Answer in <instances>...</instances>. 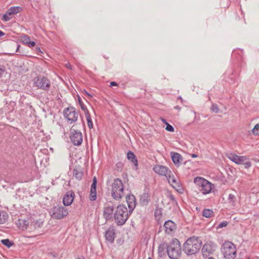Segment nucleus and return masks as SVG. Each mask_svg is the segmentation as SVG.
Instances as JSON below:
<instances>
[{
  "instance_id": "a211bd4d",
  "label": "nucleus",
  "mask_w": 259,
  "mask_h": 259,
  "mask_svg": "<svg viewBox=\"0 0 259 259\" xmlns=\"http://www.w3.org/2000/svg\"><path fill=\"white\" fill-rule=\"evenodd\" d=\"M115 235V230L114 227L112 226H111L106 231L105 235V239L110 243H112L114 241Z\"/></svg>"
},
{
  "instance_id": "f03ea898",
  "label": "nucleus",
  "mask_w": 259,
  "mask_h": 259,
  "mask_svg": "<svg viewBox=\"0 0 259 259\" xmlns=\"http://www.w3.org/2000/svg\"><path fill=\"white\" fill-rule=\"evenodd\" d=\"M130 212L126 207L122 204H119L116 207V210L114 213L115 222L117 226H123L127 220Z\"/></svg>"
},
{
  "instance_id": "c756f323",
  "label": "nucleus",
  "mask_w": 259,
  "mask_h": 259,
  "mask_svg": "<svg viewBox=\"0 0 259 259\" xmlns=\"http://www.w3.org/2000/svg\"><path fill=\"white\" fill-rule=\"evenodd\" d=\"M85 117L87 118V123L88 127L90 128H92L93 127V124L92 122V120L90 115V114L89 112H86V113H85Z\"/></svg>"
},
{
  "instance_id": "393cba45",
  "label": "nucleus",
  "mask_w": 259,
  "mask_h": 259,
  "mask_svg": "<svg viewBox=\"0 0 259 259\" xmlns=\"http://www.w3.org/2000/svg\"><path fill=\"white\" fill-rule=\"evenodd\" d=\"M228 203L230 206L235 207L236 204V197L232 194H230L228 198Z\"/></svg>"
},
{
  "instance_id": "dca6fc26",
  "label": "nucleus",
  "mask_w": 259,
  "mask_h": 259,
  "mask_svg": "<svg viewBox=\"0 0 259 259\" xmlns=\"http://www.w3.org/2000/svg\"><path fill=\"white\" fill-rule=\"evenodd\" d=\"M75 194L73 191H67L63 198V203L64 206L70 205L74 199Z\"/></svg>"
},
{
  "instance_id": "423d86ee",
  "label": "nucleus",
  "mask_w": 259,
  "mask_h": 259,
  "mask_svg": "<svg viewBox=\"0 0 259 259\" xmlns=\"http://www.w3.org/2000/svg\"><path fill=\"white\" fill-rule=\"evenodd\" d=\"M221 251L226 259H234L236 257V246L231 242H225L222 246Z\"/></svg>"
},
{
  "instance_id": "680f3d73",
  "label": "nucleus",
  "mask_w": 259,
  "mask_h": 259,
  "mask_svg": "<svg viewBox=\"0 0 259 259\" xmlns=\"http://www.w3.org/2000/svg\"><path fill=\"white\" fill-rule=\"evenodd\" d=\"M208 259H214V258L212 257H209Z\"/></svg>"
},
{
  "instance_id": "6ab92c4d",
  "label": "nucleus",
  "mask_w": 259,
  "mask_h": 259,
  "mask_svg": "<svg viewBox=\"0 0 259 259\" xmlns=\"http://www.w3.org/2000/svg\"><path fill=\"white\" fill-rule=\"evenodd\" d=\"M150 201V194L145 190V192L140 196V204L142 206H146Z\"/></svg>"
},
{
  "instance_id": "37998d69",
  "label": "nucleus",
  "mask_w": 259,
  "mask_h": 259,
  "mask_svg": "<svg viewBox=\"0 0 259 259\" xmlns=\"http://www.w3.org/2000/svg\"><path fill=\"white\" fill-rule=\"evenodd\" d=\"M242 164H243L244 168L246 169L249 168L251 166V163L250 161L243 162Z\"/></svg>"
},
{
  "instance_id": "a18cd8bd",
  "label": "nucleus",
  "mask_w": 259,
  "mask_h": 259,
  "mask_svg": "<svg viewBox=\"0 0 259 259\" xmlns=\"http://www.w3.org/2000/svg\"><path fill=\"white\" fill-rule=\"evenodd\" d=\"M154 214H155V215H156V216L158 214H161V209H156L154 212Z\"/></svg>"
},
{
  "instance_id": "603ef678",
  "label": "nucleus",
  "mask_w": 259,
  "mask_h": 259,
  "mask_svg": "<svg viewBox=\"0 0 259 259\" xmlns=\"http://www.w3.org/2000/svg\"><path fill=\"white\" fill-rule=\"evenodd\" d=\"M84 93H85L87 95L89 96V97H92V96L90 94H89V93L87 91H85V90H84Z\"/></svg>"
},
{
  "instance_id": "6e6552de",
  "label": "nucleus",
  "mask_w": 259,
  "mask_h": 259,
  "mask_svg": "<svg viewBox=\"0 0 259 259\" xmlns=\"http://www.w3.org/2000/svg\"><path fill=\"white\" fill-rule=\"evenodd\" d=\"M51 217L54 219H62L68 214V209L61 205L53 207L49 211Z\"/></svg>"
},
{
  "instance_id": "f3484780",
  "label": "nucleus",
  "mask_w": 259,
  "mask_h": 259,
  "mask_svg": "<svg viewBox=\"0 0 259 259\" xmlns=\"http://www.w3.org/2000/svg\"><path fill=\"white\" fill-rule=\"evenodd\" d=\"M227 157L232 161L237 164H242L243 162L247 159L246 156H238L234 153H229L227 155Z\"/></svg>"
},
{
  "instance_id": "2eb2a0df",
  "label": "nucleus",
  "mask_w": 259,
  "mask_h": 259,
  "mask_svg": "<svg viewBox=\"0 0 259 259\" xmlns=\"http://www.w3.org/2000/svg\"><path fill=\"white\" fill-rule=\"evenodd\" d=\"M126 200L128 207V212L131 214L136 205V199L133 194L126 195Z\"/></svg>"
},
{
  "instance_id": "c85d7f7f",
  "label": "nucleus",
  "mask_w": 259,
  "mask_h": 259,
  "mask_svg": "<svg viewBox=\"0 0 259 259\" xmlns=\"http://www.w3.org/2000/svg\"><path fill=\"white\" fill-rule=\"evenodd\" d=\"M213 213V212L212 210H211L210 209L205 208V209H203V210L202 211V215L204 217H205L206 218L211 217Z\"/></svg>"
},
{
  "instance_id": "9d476101",
  "label": "nucleus",
  "mask_w": 259,
  "mask_h": 259,
  "mask_svg": "<svg viewBox=\"0 0 259 259\" xmlns=\"http://www.w3.org/2000/svg\"><path fill=\"white\" fill-rule=\"evenodd\" d=\"M217 248V245L211 241H208L205 243L201 250L202 256L206 258L212 254Z\"/></svg>"
},
{
  "instance_id": "c9c22d12",
  "label": "nucleus",
  "mask_w": 259,
  "mask_h": 259,
  "mask_svg": "<svg viewBox=\"0 0 259 259\" xmlns=\"http://www.w3.org/2000/svg\"><path fill=\"white\" fill-rule=\"evenodd\" d=\"M97 179L94 177L93 179V182L91 185V190H97Z\"/></svg>"
},
{
  "instance_id": "052dcab7",
  "label": "nucleus",
  "mask_w": 259,
  "mask_h": 259,
  "mask_svg": "<svg viewBox=\"0 0 259 259\" xmlns=\"http://www.w3.org/2000/svg\"><path fill=\"white\" fill-rule=\"evenodd\" d=\"M76 259H85V258L81 256H80V257H78L77 258H76Z\"/></svg>"
},
{
  "instance_id": "cd10ccee",
  "label": "nucleus",
  "mask_w": 259,
  "mask_h": 259,
  "mask_svg": "<svg viewBox=\"0 0 259 259\" xmlns=\"http://www.w3.org/2000/svg\"><path fill=\"white\" fill-rule=\"evenodd\" d=\"M18 222V225H19V227H21L23 230L27 229V227L29 224V223L27 221L22 219H19Z\"/></svg>"
},
{
  "instance_id": "4468645a",
  "label": "nucleus",
  "mask_w": 259,
  "mask_h": 259,
  "mask_svg": "<svg viewBox=\"0 0 259 259\" xmlns=\"http://www.w3.org/2000/svg\"><path fill=\"white\" fill-rule=\"evenodd\" d=\"M153 170L159 175L163 176L167 179L171 172L166 166L161 165H156L153 167Z\"/></svg>"
},
{
  "instance_id": "bb28decb",
  "label": "nucleus",
  "mask_w": 259,
  "mask_h": 259,
  "mask_svg": "<svg viewBox=\"0 0 259 259\" xmlns=\"http://www.w3.org/2000/svg\"><path fill=\"white\" fill-rule=\"evenodd\" d=\"M12 15L14 14L11 12L10 9H9L6 12V14L3 15L2 19L5 22L8 21L12 18L11 16Z\"/></svg>"
},
{
  "instance_id": "412c9836",
  "label": "nucleus",
  "mask_w": 259,
  "mask_h": 259,
  "mask_svg": "<svg viewBox=\"0 0 259 259\" xmlns=\"http://www.w3.org/2000/svg\"><path fill=\"white\" fill-rule=\"evenodd\" d=\"M170 156L172 162L176 166H179L180 161L182 160L183 158L181 155L175 152H170Z\"/></svg>"
},
{
  "instance_id": "864d4df0",
  "label": "nucleus",
  "mask_w": 259,
  "mask_h": 259,
  "mask_svg": "<svg viewBox=\"0 0 259 259\" xmlns=\"http://www.w3.org/2000/svg\"><path fill=\"white\" fill-rule=\"evenodd\" d=\"M191 156L192 158H196L198 157V155L196 154H191Z\"/></svg>"
},
{
  "instance_id": "7ed1b4c3",
  "label": "nucleus",
  "mask_w": 259,
  "mask_h": 259,
  "mask_svg": "<svg viewBox=\"0 0 259 259\" xmlns=\"http://www.w3.org/2000/svg\"><path fill=\"white\" fill-rule=\"evenodd\" d=\"M166 252L170 259H178L182 252L179 241L176 238L173 239L168 244V248Z\"/></svg>"
},
{
  "instance_id": "ddd939ff",
  "label": "nucleus",
  "mask_w": 259,
  "mask_h": 259,
  "mask_svg": "<svg viewBox=\"0 0 259 259\" xmlns=\"http://www.w3.org/2000/svg\"><path fill=\"white\" fill-rule=\"evenodd\" d=\"M168 183L177 192L180 193H183L184 192V188L179 181H177L174 176L172 177L169 175L167 178Z\"/></svg>"
},
{
  "instance_id": "72a5a7b5",
  "label": "nucleus",
  "mask_w": 259,
  "mask_h": 259,
  "mask_svg": "<svg viewBox=\"0 0 259 259\" xmlns=\"http://www.w3.org/2000/svg\"><path fill=\"white\" fill-rule=\"evenodd\" d=\"M97 190H90V200L95 201L97 199Z\"/></svg>"
},
{
  "instance_id": "4be33fe9",
  "label": "nucleus",
  "mask_w": 259,
  "mask_h": 259,
  "mask_svg": "<svg viewBox=\"0 0 259 259\" xmlns=\"http://www.w3.org/2000/svg\"><path fill=\"white\" fill-rule=\"evenodd\" d=\"M73 175L76 180L80 181L83 176V172L80 167L75 166L73 170Z\"/></svg>"
},
{
  "instance_id": "6e6d98bb",
  "label": "nucleus",
  "mask_w": 259,
  "mask_h": 259,
  "mask_svg": "<svg viewBox=\"0 0 259 259\" xmlns=\"http://www.w3.org/2000/svg\"><path fill=\"white\" fill-rule=\"evenodd\" d=\"M5 33L0 30V37L5 35Z\"/></svg>"
},
{
  "instance_id": "e433bc0d",
  "label": "nucleus",
  "mask_w": 259,
  "mask_h": 259,
  "mask_svg": "<svg viewBox=\"0 0 259 259\" xmlns=\"http://www.w3.org/2000/svg\"><path fill=\"white\" fill-rule=\"evenodd\" d=\"M254 135H259V123L256 124L252 130Z\"/></svg>"
},
{
  "instance_id": "4d7b16f0",
  "label": "nucleus",
  "mask_w": 259,
  "mask_h": 259,
  "mask_svg": "<svg viewBox=\"0 0 259 259\" xmlns=\"http://www.w3.org/2000/svg\"><path fill=\"white\" fill-rule=\"evenodd\" d=\"M40 224L41 223H39L38 224V221H36L35 223H34V226L35 227L36 225H38V227H40Z\"/></svg>"
},
{
  "instance_id": "f8f14e48",
  "label": "nucleus",
  "mask_w": 259,
  "mask_h": 259,
  "mask_svg": "<svg viewBox=\"0 0 259 259\" xmlns=\"http://www.w3.org/2000/svg\"><path fill=\"white\" fill-rule=\"evenodd\" d=\"M115 207V204L112 201H109L105 205L103 215L106 221L112 218Z\"/></svg>"
},
{
  "instance_id": "49530a36",
  "label": "nucleus",
  "mask_w": 259,
  "mask_h": 259,
  "mask_svg": "<svg viewBox=\"0 0 259 259\" xmlns=\"http://www.w3.org/2000/svg\"><path fill=\"white\" fill-rule=\"evenodd\" d=\"M34 51L36 52H39V53H43V52L41 51V49L39 47H37L35 48L34 49Z\"/></svg>"
},
{
  "instance_id": "5fc2aeb1",
  "label": "nucleus",
  "mask_w": 259,
  "mask_h": 259,
  "mask_svg": "<svg viewBox=\"0 0 259 259\" xmlns=\"http://www.w3.org/2000/svg\"><path fill=\"white\" fill-rule=\"evenodd\" d=\"M174 108H175V109H177V110H181V108L179 106H178V105L174 107Z\"/></svg>"
},
{
  "instance_id": "aec40b11",
  "label": "nucleus",
  "mask_w": 259,
  "mask_h": 259,
  "mask_svg": "<svg viewBox=\"0 0 259 259\" xmlns=\"http://www.w3.org/2000/svg\"><path fill=\"white\" fill-rule=\"evenodd\" d=\"M163 227L165 232L167 234H171L176 229L175 223L171 220L166 221L164 224Z\"/></svg>"
},
{
  "instance_id": "ea45409f",
  "label": "nucleus",
  "mask_w": 259,
  "mask_h": 259,
  "mask_svg": "<svg viewBox=\"0 0 259 259\" xmlns=\"http://www.w3.org/2000/svg\"><path fill=\"white\" fill-rule=\"evenodd\" d=\"M228 225L227 221H223L220 223L217 227V229H220L223 227H226Z\"/></svg>"
},
{
  "instance_id": "3c124183",
  "label": "nucleus",
  "mask_w": 259,
  "mask_h": 259,
  "mask_svg": "<svg viewBox=\"0 0 259 259\" xmlns=\"http://www.w3.org/2000/svg\"><path fill=\"white\" fill-rule=\"evenodd\" d=\"M66 67H67V68H68V69H70V70H72V66H71V65H70V64H69V63H67V64H66Z\"/></svg>"
},
{
  "instance_id": "473e14b6",
  "label": "nucleus",
  "mask_w": 259,
  "mask_h": 259,
  "mask_svg": "<svg viewBox=\"0 0 259 259\" xmlns=\"http://www.w3.org/2000/svg\"><path fill=\"white\" fill-rule=\"evenodd\" d=\"M1 243L8 248L11 247L14 244V243L12 241H11L9 239L2 240Z\"/></svg>"
},
{
  "instance_id": "c03bdc74",
  "label": "nucleus",
  "mask_w": 259,
  "mask_h": 259,
  "mask_svg": "<svg viewBox=\"0 0 259 259\" xmlns=\"http://www.w3.org/2000/svg\"><path fill=\"white\" fill-rule=\"evenodd\" d=\"M35 45V42L34 41L29 40L28 44H27V46L29 48H32L34 47Z\"/></svg>"
},
{
  "instance_id": "79ce46f5",
  "label": "nucleus",
  "mask_w": 259,
  "mask_h": 259,
  "mask_svg": "<svg viewBox=\"0 0 259 259\" xmlns=\"http://www.w3.org/2000/svg\"><path fill=\"white\" fill-rule=\"evenodd\" d=\"M6 69L5 67L3 65H0V78L2 77Z\"/></svg>"
},
{
  "instance_id": "b1692460",
  "label": "nucleus",
  "mask_w": 259,
  "mask_h": 259,
  "mask_svg": "<svg viewBox=\"0 0 259 259\" xmlns=\"http://www.w3.org/2000/svg\"><path fill=\"white\" fill-rule=\"evenodd\" d=\"M168 243L162 242L160 243L158 247V253L159 256L162 257L165 253V249L167 250Z\"/></svg>"
},
{
  "instance_id": "8fccbe9b",
  "label": "nucleus",
  "mask_w": 259,
  "mask_h": 259,
  "mask_svg": "<svg viewBox=\"0 0 259 259\" xmlns=\"http://www.w3.org/2000/svg\"><path fill=\"white\" fill-rule=\"evenodd\" d=\"M122 164L121 162H118L116 164V166L117 168H121V166H122Z\"/></svg>"
},
{
  "instance_id": "1a4fd4ad",
  "label": "nucleus",
  "mask_w": 259,
  "mask_h": 259,
  "mask_svg": "<svg viewBox=\"0 0 259 259\" xmlns=\"http://www.w3.org/2000/svg\"><path fill=\"white\" fill-rule=\"evenodd\" d=\"M63 115L67 121H70V123H72L77 121L78 113L74 107L70 106L64 109Z\"/></svg>"
},
{
  "instance_id": "de8ad7c7",
  "label": "nucleus",
  "mask_w": 259,
  "mask_h": 259,
  "mask_svg": "<svg viewBox=\"0 0 259 259\" xmlns=\"http://www.w3.org/2000/svg\"><path fill=\"white\" fill-rule=\"evenodd\" d=\"M20 48H21V46L19 44H17L16 52H18V53H21V52L20 51Z\"/></svg>"
},
{
  "instance_id": "a19ab883",
  "label": "nucleus",
  "mask_w": 259,
  "mask_h": 259,
  "mask_svg": "<svg viewBox=\"0 0 259 259\" xmlns=\"http://www.w3.org/2000/svg\"><path fill=\"white\" fill-rule=\"evenodd\" d=\"M165 130L170 132H173L175 131L174 127L168 123L166 124Z\"/></svg>"
},
{
  "instance_id": "7c9ffc66",
  "label": "nucleus",
  "mask_w": 259,
  "mask_h": 259,
  "mask_svg": "<svg viewBox=\"0 0 259 259\" xmlns=\"http://www.w3.org/2000/svg\"><path fill=\"white\" fill-rule=\"evenodd\" d=\"M77 99H78V103L80 106V108L84 111V114L86 113L87 111L89 112V110H88L86 106L85 105H84V104L83 103V102L82 101L81 97L79 95H77Z\"/></svg>"
},
{
  "instance_id": "bf43d9fd",
  "label": "nucleus",
  "mask_w": 259,
  "mask_h": 259,
  "mask_svg": "<svg viewBox=\"0 0 259 259\" xmlns=\"http://www.w3.org/2000/svg\"><path fill=\"white\" fill-rule=\"evenodd\" d=\"M177 99L178 100H180L182 102H183V100L181 96L178 97Z\"/></svg>"
},
{
  "instance_id": "0eeeda50",
  "label": "nucleus",
  "mask_w": 259,
  "mask_h": 259,
  "mask_svg": "<svg viewBox=\"0 0 259 259\" xmlns=\"http://www.w3.org/2000/svg\"><path fill=\"white\" fill-rule=\"evenodd\" d=\"M34 85L45 91H48L51 87V81L47 77L41 75L35 77L33 79Z\"/></svg>"
},
{
  "instance_id": "f257e3e1",
  "label": "nucleus",
  "mask_w": 259,
  "mask_h": 259,
  "mask_svg": "<svg viewBox=\"0 0 259 259\" xmlns=\"http://www.w3.org/2000/svg\"><path fill=\"white\" fill-rule=\"evenodd\" d=\"M202 246V241L198 237L192 236L189 238L184 243L183 251L188 255L195 254L200 250Z\"/></svg>"
},
{
  "instance_id": "e2e57ef3",
  "label": "nucleus",
  "mask_w": 259,
  "mask_h": 259,
  "mask_svg": "<svg viewBox=\"0 0 259 259\" xmlns=\"http://www.w3.org/2000/svg\"><path fill=\"white\" fill-rule=\"evenodd\" d=\"M148 259H152L151 257H149Z\"/></svg>"
},
{
  "instance_id": "9b49d317",
  "label": "nucleus",
  "mask_w": 259,
  "mask_h": 259,
  "mask_svg": "<svg viewBox=\"0 0 259 259\" xmlns=\"http://www.w3.org/2000/svg\"><path fill=\"white\" fill-rule=\"evenodd\" d=\"M73 126L71 128L70 139L72 143L75 146L80 145L82 142V133L77 130L73 128Z\"/></svg>"
},
{
  "instance_id": "f704fd0d",
  "label": "nucleus",
  "mask_w": 259,
  "mask_h": 259,
  "mask_svg": "<svg viewBox=\"0 0 259 259\" xmlns=\"http://www.w3.org/2000/svg\"><path fill=\"white\" fill-rule=\"evenodd\" d=\"M30 40V37L26 34H24L21 36V41L23 44L27 45L29 41Z\"/></svg>"
},
{
  "instance_id": "39448f33",
  "label": "nucleus",
  "mask_w": 259,
  "mask_h": 259,
  "mask_svg": "<svg viewBox=\"0 0 259 259\" xmlns=\"http://www.w3.org/2000/svg\"><path fill=\"white\" fill-rule=\"evenodd\" d=\"M124 186L122 181L116 178L111 186V196L115 200H119L123 196Z\"/></svg>"
},
{
  "instance_id": "a878e982",
  "label": "nucleus",
  "mask_w": 259,
  "mask_h": 259,
  "mask_svg": "<svg viewBox=\"0 0 259 259\" xmlns=\"http://www.w3.org/2000/svg\"><path fill=\"white\" fill-rule=\"evenodd\" d=\"M8 218V214L4 211L0 210V224L6 223Z\"/></svg>"
},
{
  "instance_id": "20e7f679",
  "label": "nucleus",
  "mask_w": 259,
  "mask_h": 259,
  "mask_svg": "<svg viewBox=\"0 0 259 259\" xmlns=\"http://www.w3.org/2000/svg\"><path fill=\"white\" fill-rule=\"evenodd\" d=\"M194 183L196 185L198 190L203 195L209 194L213 185L203 178L197 177L194 179Z\"/></svg>"
},
{
  "instance_id": "5701e85b",
  "label": "nucleus",
  "mask_w": 259,
  "mask_h": 259,
  "mask_svg": "<svg viewBox=\"0 0 259 259\" xmlns=\"http://www.w3.org/2000/svg\"><path fill=\"white\" fill-rule=\"evenodd\" d=\"M127 158L134 164L136 169H137L138 165V160L134 153L131 151H128L127 153Z\"/></svg>"
},
{
  "instance_id": "13d9d810",
  "label": "nucleus",
  "mask_w": 259,
  "mask_h": 259,
  "mask_svg": "<svg viewBox=\"0 0 259 259\" xmlns=\"http://www.w3.org/2000/svg\"><path fill=\"white\" fill-rule=\"evenodd\" d=\"M162 122L165 123V124H166L167 123H168V122L166 121V120L164 119V118H162Z\"/></svg>"
},
{
  "instance_id": "09e8293b",
  "label": "nucleus",
  "mask_w": 259,
  "mask_h": 259,
  "mask_svg": "<svg viewBox=\"0 0 259 259\" xmlns=\"http://www.w3.org/2000/svg\"><path fill=\"white\" fill-rule=\"evenodd\" d=\"M118 84L115 81H111L110 84V87L117 86Z\"/></svg>"
},
{
  "instance_id": "2f4dec72",
  "label": "nucleus",
  "mask_w": 259,
  "mask_h": 259,
  "mask_svg": "<svg viewBox=\"0 0 259 259\" xmlns=\"http://www.w3.org/2000/svg\"><path fill=\"white\" fill-rule=\"evenodd\" d=\"M9 9L13 14H16L22 11V8L19 6L11 7Z\"/></svg>"
},
{
  "instance_id": "4c0bfd02",
  "label": "nucleus",
  "mask_w": 259,
  "mask_h": 259,
  "mask_svg": "<svg viewBox=\"0 0 259 259\" xmlns=\"http://www.w3.org/2000/svg\"><path fill=\"white\" fill-rule=\"evenodd\" d=\"M167 197L169 198V199L171 200V201L176 205L178 204V202L177 200L176 199L175 196L174 195H172L171 193H169L167 196Z\"/></svg>"
},
{
  "instance_id": "58836bf2",
  "label": "nucleus",
  "mask_w": 259,
  "mask_h": 259,
  "mask_svg": "<svg viewBox=\"0 0 259 259\" xmlns=\"http://www.w3.org/2000/svg\"><path fill=\"white\" fill-rule=\"evenodd\" d=\"M211 111L212 112L218 113L219 112V109L218 106L217 104H213L211 107Z\"/></svg>"
}]
</instances>
